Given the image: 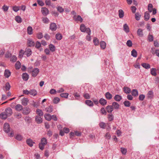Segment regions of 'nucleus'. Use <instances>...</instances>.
<instances>
[{
    "label": "nucleus",
    "mask_w": 159,
    "mask_h": 159,
    "mask_svg": "<svg viewBox=\"0 0 159 159\" xmlns=\"http://www.w3.org/2000/svg\"><path fill=\"white\" fill-rule=\"evenodd\" d=\"M50 29L52 31H55L57 29V25L55 23H52L50 24Z\"/></svg>",
    "instance_id": "8"
},
{
    "label": "nucleus",
    "mask_w": 159,
    "mask_h": 159,
    "mask_svg": "<svg viewBox=\"0 0 159 159\" xmlns=\"http://www.w3.org/2000/svg\"><path fill=\"white\" fill-rule=\"evenodd\" d=\"M142 66L146 69H148L150 68V65L149 64L143 63L142 64Z\"/></svg>",
    "instance_id": "40"
},
{
    "label": "nucleus",
    "mask_w": 159,
    "mask_h": 159,
    "mask_svg": "<svg viewBox=\"0 0 159 159\" xmlns=\"http://www.w3.org/2000/svg\"><path fill=\"white\" fill-rule=\"evenodd\" d=\"M151 52L152 54H155L156 55L159 57V50H156L155 51L153 50V48H151Z\"/></svg>",
    "instance_id": "33"
},
{
    "label": "nucleus",
    "mask_w": 159,
    "mask_h": 159,
    "mask_svg": "<svg viewBox=\"0 0 159 159\" xmlns=\"http://www.w3.org/2000/svg\"><path fill=\"white\" fill-rule=\"evenodd\" d=\"M42 21L44 23L46 24H48L49 22V19L47 17H43L42 18Z\"/></svg>",
    "instance_id": "49"
},
{
    "label": "nucleus",
    "mask_w": 159,
    "mask_h": 159,
    "mask_svg": "<svg viewBox=\"0 0 159 159\" xmlns=\"http://www.w3.org/2000/svg\"><path fill=\"white\" fill-rule=\"evenodd\" d=\"M15 109L18 111H20L23 109V107L20 104H17L15 107Z\"/></svg>",
    "instance_id": "18"
},
{
    "label": "nucleus",
    "mask_w": 159,
    "mask_h": 159,
    "mask_svg": "<svg viewBox=\"0 0 159 159\" xmlns=\"http://www.w3.org/2000/svg\"><path fill=\"white\" fill-rule=\"evenodd\" d=\"M11 73L8 70H5L4 73V75L6 78H8L11 75Z\"/></svg>",
    "instance_id": "14"
},
{
    "label": "nucleus",
    "mask_w": 159,
    "mask_h": 159,
    "mask_svg": "<svg viewBox=\"0 0 159 159\" xmlns=\"http://www.w3.org/2000/svg\"><path fill=\"white\" fill-rule=\"evenodd\" d=\"M30 112V110L29 108L26 107L24 108L22 111V113L24 115H28L29 114Z\"/></svg>",
    "instance_id": "11"
},
{
    "label": "nucleus",
    "mask_w": 159,
    "mask_h": 159,
    "mask_svg": "<svg viewBox=\"0 0 159 159\" xmlns=\"http://www.w3.org/2000/svg\"><path fill=\"white\" fill-rule=\"evenodd\" d=\"M22 136L20 134H17L16 136V138L17 140L20 141L22 139Z\"/></svg>",
    "instance_id": "61"
},
{
    "label": "nucleus",
    "mask_w": 159,
    "mask_h": 159,
    "mask_svg": "<svg viewBox=\"0 0 159 159\" xmlns=\"http://www.w3.org/2000/svg\"><path fill=\"white\" fill-rule=\"evenodd\" d=\"M15 66L16 69H19L21 67V64L19 61H17L16 63Z\"/></svg>",
    "instance_id": "42"
},
{
    "label": "nucleus",
    "mask_w": 159,
    "mask_h": 159,
    "mask_svg": "<svg viewBox=\"0 0 159 159\" xmlns=\"http://www.w3.org/2000/svg\"><path fill=\"white\" fill-rule=\"evenodd\" d=\"M119 16L120 18H123L124 16V13L122 10L120 9L119 11Z\"/></svg>",
    "instance_id": "37"
},
{
    "label": "nucleus",
    "mask_w": 159,
    "mask_h": 159,
    "mask_svg": "<svg viewBox=\"0 0 159 159\" xmlns=\"http://www.w3.org/2000/svg\"><path fill=\"white\" fill-rule=\"evenodd\" d=\"M44 117L45 119L48 121H50L52 119V116L48 114H44Z\"/></svg>",
    "instance_id": "23"
},
{
    "label": "nucleus",
    "mask_w": 159,
    "mask_h": 159,
    "mask_svg": "<svg viewBox=\"0 0 159 159\" xmlns=\"http://www.w3.org/2000/svg\"><path fill=\"white\" fill-rule=\"evenodd\" d=\"M41 46V43L37 41L36 43L35 47L37 48H39Z\"/></svg>",
    "instance_id": "62"
},
{
    "label": "nucleus",
    "mask_w": 159,
    "mask_h": 159,
    "mask_svg": "<svg viewBox=\"0 0 159 159\" xmlns=\"http://www.w3.org/2000/svg\"><path fill=\"white\" fill-rule=\"evenodd\" d=\"M153 6L151 4H149L148 6V10L149 12H152V10L154 8H152Z\"/></svg>",
    "instance_id": "46"
},
{
    "label": "nucleus",
    "mask_w": 159,
    "mask_h": 159,
    "mask_svg": "<svg viewBox=\"0 0 159 159\" xmlns=\"http://www.w3.org/2000/svg\"><path fill=\"white\" fill-rule=\"evenodd\" d=\"M73 95L76 99H78L80 97V95L77 93H74Z\"/></svg>",
    "instance_id": "57"
},
{
    "label": "nucleus",
    "mask_w": 159,
    "mask_h": 159,
    "mask_svg": "<svg viewBox=\"0 0 159 159\" xmlns=\"http://www.w3.org/2000/svg\"><path fill=\"white\" fill-rule=\"evenodd\" d=\"M36 113L37 114V116H43V113L42 111L39 109H38L36 111Z\"/></svg>",
    "instance_id": "19"
},
{
    "label": "nucleus",
    "mask_w": 159,
    "mask_h": 159,
    "mask_svg": "<svg viewBox=\"0 0 159 159\" xmlns=\"http://www.w3.org/2000/svg\"><path fill=\"white\" fill-rule=\"evenodd\" d=\"M47 139L45 138L44 137L41 139V143L45 145L47 144Z\"/></svg>",
    "instance_id": "45"
},
{
    "label": "nucleus",
    "mask_w": 159,
    "mask_h": 159,
    "mask_svg": "<svg viewBox=\"0 0 159 159\" xmlns=\"http://www.w3.org/2000/svg\"><path fill=\"white\" fill-rule=\"evenodd\" d=\"M124 105L127 107H129L130 105V103L128 101H125L124 102Z\"/></svg>",
    "instance_id": "52"
},
{
    "label": "nucleus",
    "mask_w": 159,
    "mask_h": 159,
    "mask_svg": "<svg viewBox=\"0 0 159 159\" xmlns=\"http://www.w3.org/2000/svg\"><path fill=\"white\" fill-rule=\"evenodd\" d=\"M85 103L90 107H92L93 105V102L90 100H86L85 101Z\"/></svg>",
    "instance_id": "34"
},
{
    "label": "nucleus",
    "mask_w": 159,
    "mask_h": 159,
    "mask_svg": "<svg viewBox=\"0 0 159 159\" xmlns=\"http://www.w3.org/2000/svg\"><path fill=\"white\" fill-rule=\"evenodd\" d=\"M42 117L39 116H35V121L37 124H40L42 123L43 119Z\"/></svg>",
    "instance_id": "5"
},
{
    "label": "nucleus",
    "mask_w": 159,
    "mask_h": 159,
    "mask_svg": "<svg viewBox=\"0 0 159 159\" xmlns=\"http://www.w3.org/2000/svg\"><path fill=\"white\" fill-rule=\"evenodd\" d=\"M80 29L81 31L82 32H86L87 33H90V32H91V30L89 28H86L85 25L83 24H82L80 26Z\"/></svg>",
    "instance_id": "1"
},
{
    "label": "nucleus",
    "mask_w": 159,
    "mask_h": 159,
    "mask_svg": "<svg viewBox=\"0 0 159 159\" xmlns=\"http://www.w3.org/2000/svg\"><path fill=\"white\" fill-rule=\"evenodd\" d=\"M27 44L28 46L29 47L33 46L35 44L34 41L31 39H28Z\"/></svg>",
    "instance_id": "10"
},
{
    "label": "nucleus",
    "mask_w": 159,
    "mask_h": 159,
    "mask_svg": "<svg viewBox=\"0 0 159 159\" xmlns=\"http://www.w3.org/2000/svg\"><path fill=\"white\" fill-rule=\"evenodd\" d=\"M41 11L42 14L44 16H46L49 13V11L48 9L46 7H42Z\"/></svg>",
    "instance_id": "4"
},
{
    "label": "nucleus",
    "mask_w": 159,
    "mask_h": 159,
    "mask_svg": "<svg viewBox=\"0 0 159 159\" xmlns=\"http://www.w3.org/2000/svg\"><path fill=\"white\" fill-rule=\"evenodd\" d=\"M100 127L102 129H105L106 127V124L103 122H101L99 124Z\"/></svg>",
    "instance_id": "51"
},
{
    "label": "nucleus",
    "mask_w": 159,
    "mask_h": 159,
    "mask_svg": "<svg viewBox=\"0 0 159 159\" xmlns=\"http://www.w3.org/2000/svg\"><path fill=\"white\" fill-rule=\"evenodd\" d=\"M144 20L146 21H148L150 18V14L148 12L146 11L144 13Z\"/></svg>",
    "instance_id": "26"
},
{
    "label": "nucleus",
    "mask_w": 159,
    "mask_h": 159,
    "mask_svg": "<svg viewBox=\"0 0 159 159\" xmlns=\"http://www.w3.org/2000/svg\"><path fill=\"white\" fill-rule=\"evenodd\" d=\"M106 109L108 113H111L113 110V108L111 105L108 106L106 107Z\"/></svg>",
    "instance_id": "16"
},
{
    "label": "nucleus",
    "mask_w": 159,
    "mask_h": 159,
    "mask_svg": "<svg viewBox=\"0 0 159 159\" xmlns=\"http://www.w3.org/2000/svg\"><path fill=\"white\" fill-rule=\"evenodd\" d=\"M131 55L134 57H136L137 55V53L135 50L134 49L131 51Z\"/></svg>",
    "instance_id": "41"
},
{
    "label": "nucleus",
    "mask_w": 159,
    "mask_h": 159,
    "mask_svg": "<svg viewBox=\"0 0 159 159\" xmlns=\"http://www.w3.org/2000/svg\"><path fill=\"white\" fill-rule=\"evenodd\" d=\"M28 102L29 100L27 98H24L21 100V104L23 105L26 106L28 104Z\"/></svg>",
    "instance_id": "9"
},
{
    "label": "nucleus",
    "mask_w": 159,
    "mask_h": 159,
    "mask_svg": "<svg viewBox=\"0 0 159 159\" xmlns=\"http://www.w3.org/2000/svg\"><path fill=\"white\" fill-rule=\"evenodd\" d=\"M111 106L113 108L115 109H118L119 108V105L118 103L116 102H113Z\"/></svg>",
    "instance_id": "15"
},
{
    "label": "nucleus",
    "mask_w": 159,
    "mask_h": 159,
    "mask_svg": "<svg viewBox=\"0 0 159 159\" xmlns=\"http://www.w3.org/2000/svg\"><path fill=\"white\" fill-rule=\"evenodd\" d=\"M43 37V34L41 33H39L37 34V37L39 39H41Z\"/></svg>",
    "instance_id": "64"
},
{
    "label": "nucleus",
    "mask_w": 159,
    "mask_h": 159,
    "mask_svg": "<svg viewBox=\"0 0 159 159\" xmlns=\"http://www.w3.org/2000/svg\"><path fill=\"white\" fill-rule=\"evenodd\" d=\"M60 101V98L58 97H55L54 98L53 100V102L55 104L58 103Z\"/></svg>",
    "instance_id": "48"
},
{
    "label": "nucleus",
    "mask_w": 159,
    "mask_h": 159,
    "mask_svg": "<svg viewBox=\"0 0 159 159\" xmlns=\"http://www.w3.org/2000/svg\"><path fill=\"white\" fill-rule=\"evenodd\" d=\"M26 143L30 147H32L33 145V144L35 143L34 142H33L32 140L30 139H27Z\"/></svg>",
    "instance_id": "13"
},
{
    "label": "nucleus",
    "mask_w": 159,
    "mask_h": 159,
    "mask_svg": "<svg viewBox=\"0 0 159 159\" xmlns=\"http://www.w3.org/2000/svg\"><path fill=\"white\" fill-rule=\"evenodd\" d=\"M137 33L139 37H142L143 35V30L141 29H138Z\"/></svg>",
    "instance_id": "31"
},
{
    "label": "nucleus",
    "mask_w": 159,
    "mask_h": 159,
    "mask_svg": "<svg viewBox=\"0 0 159 159\" xmlns=\"http://www.w3.org/2000/svg\"><path fill=\"white\" fill-rule=\"evenodd\" d=\"M106 98L108 100L111 99L112 98V95L109 92L106 93L105 94Z\"/></svg>",
    "instance_id": "32"
},
{
    "label": "nucleus",
    "mask_w": 159,
    "mask_h": 159,
    "mask_svg": "<svg viewBox=\"0 0 159 159\" xmlns=\"http://www.w3.org/2000/svg\"><path fill=\"white\" fill-rule=\"evenodd\" d=\"M30 94L33 96H35L37 94V91L34 89L31 90L30 91Z\"/></svg>",
    "instance_id": "44"
},
{
    "label": "nucleus",
    "mask_w": 159,
    "mask_h": 159,
    "mask_svg": "<svg viewBox=\"0 0 159 159\" xmlns=\"http://www.w3.org/2000/svg\"><path fill=\"white\" fill-rule=\"evenodd\" d=\"M151 73L153 76H156L157 75L156 70L155 68H152L151 70Z\"/></svg>",
    "instance_id": "43"
},
{
    "label": "nucleus",
    "mask_w": 159,
    "mask_h": 159,
    "mask_svg": "<svg viewBox=\"0 0 159 159\" xmlns=\"http://www.w3.org/2000/svg\"><path fill=\"white\" fill-rule=\"evenodd\" d=\"M4 112L6 114L7 116H10L12 114V109L10 107L7 108L5 110Z\"/></svg>",
    "instance_id": "3"
},
{
    "label": "nucleus",
    "mask_w": 159,
    "mask_h": 159,
    "mask_svg": "<svg viewBox=\"0 0 159 159\" xmlns=\"http://www.w3.org/2000/svg\"><path fill=\"white\" fill-rule=\"evenodd\" d=\"M99 102L102 105H105L107 104L106 100L103 98H101L99 100Z\"/></svg>",
    "instance_id": "30"
},
{
    "label": "nucleus",
    "mask_w": 159,
    "mask_h": 159,
    "mask_svg": "<svg viewBox=\"0 0 159 159\" xmlns=\"http://www.w3.org/2000/svg\"><path fill=\"white\" fill-rule=\"evenodd\" d=\"M123 30L126 33H128L129 32V27L126 24L124 25Z\"/></svg>",
    "instance_id": "27"
},
{
    "label": "nucleus",
    "mask_w": 159,
    "mask_h": 159,
    "mask_svg": "<svg viewBox=\"0 0 159 159\" xmlns=\"http://www.w3.org/2000/svg\"><path fill=\"white\" fill-rule=\"evenodd\" d=\"M15 20L18 23H20L22 22V19L19 16H16L15 17Z\"/></svg>",
    "instance_id": "36"
},
{
    "label": "nucleus",
    "mask_w": 159,
    "mask_h": 159,
    "mask_svg": "<svg viewBox=\"0 0 159 159\" xmlns=\"http://www.w3.org/2000/svg\"><path fill=\"white\" fill-rule=\"evenodd\" d=\"M27 33L29 34H31L33 33V29L31 26H29L27 28Z\"/></svg>",
    "instance_id": "38"
},
{
    "label": "nucleus",
    "mask_w": 159,
    "mask_h": 159,
    "mask_svg": "<svg viewBox=\"0 0 159 159\" xmlns=\"http://www.w3.org/2000/svg\"><path fill=\"white\" fill-rule=\"evenodd\" d=\"M148 40L149 42H152L153 40V37L152 35L149 34L148 37Z\"/></svg>",
    "instance_id": "59"
},
{
    "label": "nucleus",
    "mask_w": 159,
    "mask_h": 159,
    "mask_svg": "<svg viewBox=\"0 0 159 159\" xmlns=\"http://www.w3.org/2000/svg\"><path fill=\"white\" fill-rule=\"evenodd\" d=\"M10 87L11 86L9 83L8 82L7 83L5 84V89L6 90H9L10 89Z\"/></svg>",
    "instance_id": "53"
},
{
    "label": "nucleus",
    "mask_w": 159,
    "mask_h": 159,
    "mask_svg": "<svg viewBox=\"0 0 159 159\" xmlns=\"http://www.w3.org/2000/svg\"><path fill=\"white\" fill-rule=\"evenodd\" d=\"M127 45L129 47H131L132 46V41L130 40H128L127 41L126 43Z\"/></svg>",
    "instance_id": "54"
},
{
    "label": "nucleus",
    "mask_w": 159,
    "mask_h": 159,
    "mask_svg": "<svg viewBox=\"0 0 159 159\" xmlns=\"http://www.w3.org/2000/svg\"><path fill=\"white\" fill-rule=\"evenodd\" d=\"M57 11L60 13L63 12L64 10L62 7L60 6H59L57 7Z\"/></svg>",
    "instance_id": "60"
},
{
    "label": "nucleus",
    "mask_w": 159,
    "mask_h": 159,
    "mask_svg": "<svg viewBox=\"0 0 159 159\" xmlns=\"http://www.w3.org/2000/svg\"><path fill=\"white\" fill-rule=\"evenodd\" d=\"M29 76L26 73H25L23 74L22 78L25 81H27L29 79Z\"/></svg>",
    "instance_id": "21"
},
{
    "label": "nucleus",
    "mask_w": 159,
    "mask_h": 159,
    "mask_svg": "<svg viewBox=\"0 0 159 159\" xmlns=\"http://www.w3.org/2000/svg\"><path fill=\"white\" fill-rule=\"evenodd\" d=\"M30 72H31L32 76L34 77L37 76L39 72V70L38 68H35L32 69L31 70H30Z\"/></svg>",
    "instance_id": "2"
},
{
    "label": "nucleus",
    "mask_w": 159,
    "mask_h": 159,
    "mask_svg": "<svg viewBox=\"0 0 159 159\" xmlns=\"http://www.w3.org/2000/svg\"><path fill=\"white\" fill-rule=\"evenodd\" d=\"M141 15L138 13H136L135 14V18L137 20H139L140 19Z\"/></svg>",
    "instance_id": "50"
},
{
    "label": "nucleus",
    "mask_w": 159,
    "mask_h": 159,
    "mask_svg": "<svg viewBox=\"0 0 159 159\" xmlns=\"http://www.w3.org/2000/svg\"><path fill=\"white\" fill-rule=\"evenodd\" d=\"M73 18L75 21H80V22H82L83 20L82 18L79 15H75Z\"/></svg>",
    "instance_id": "7"
},
{
    "label": "nucleus",
    "mask_w": 159,
    "mask_h": 159,
    "mask_svg": "<svg viewBox=\"0 0 159 159\" xmlns=\"http://www.w3.org/2000/svg\"><path fill=\"white\" fill-rule=\"evenodd\" d=\"M114 99L116 101L119 102L122 99V98L121 96L117 94L114 96Z\"/></svg>",
    "instance_id": "24"
},
{
    "label": "nucleus",
    "mask_w": 159,
    "mask_h": 159,
    "mask_svg": "<svg viewBox=\"0 0 159 159\" xmlns=\"http://www.w3.org/2000/svg\"><path fill=\"white\" fill-rule=\"evenodd\" d=\"M69 95V94L67 93H61L60 94V96L62 98H67Z\"/></svg>",
    "instance_id": "47"
},
{
    "label": "nucleus",
    "mask_w": 159,
    "mask_h": 159,
    "mask_svg": "<svg viewBox=\"0 0 159 159\" xmlns=\"http://www.w3.org/2000/svg\"><path fill=\"white\" fill-rule=\"evenodd\" d=\"M131 94L133 96L136 97L138 95V92L136 89H133L131 91Z\"/></svg>",
    "instance_id": "28"
},
{
    "label": "nucleus",
    "mask_w": 159,
    "mask_h": 159,
    "mask_svg": "<svg viewBox=\"0 0 159 159\" xmlns=\"http://www.w3.org/2000/svg\"><path fill=\"white\" fill-rule=\"evenodd\" d=\"M3 129L4 131L8 133L10 131V127L8 123H5L4 125Z\"/></svg>",
    "instance_id": "6"
},
{
    "label": "nucleus",
    "mask_w": 159,
    "mask_h": 159,
    "mask_svg": "<svg viewBox=\"0 0 159 159\" xmlns=\"http://www.w3.org/2000/svg\"><path fill=\"white\" fill-rule=\"evenodd\" d=\"M56 39L58 40H61L62 38V35L60 33H57L55 35Z\"/></svg>",
    "instance_id": "35"
},
{
    "label": "nucleus",
    "mask_w": 159,
    "mask_h": 159,
    "mask_svg": "<svg viewBox=\"0 0 159 159\" xmlns=\"http://www.w3.org/2000/svg\"><path fill=\"white\" fill-rule=\"evenodd\" d=\"M120 149V151L122 154L124 155L127 152L126 149L123 148H121Z\"/></svg>",
    "instance_id": "56"
},
{
    "label": "nucleus",
    "mask_w": 159,
    "mask_h": 159,
    "mask_svg": "<svg viewBox=\"0 0 159 159\" xmlns=\"http://www.w3.org/2000/svg\"><path fill=\"white\" fill-rule=\"evenodd\" d=\"M46 112L51 113L53 111V107L52 106H50L45 108Z\"/></svg>",
    "instance_id": "25"
},
{
    "label": "nucleus",
    "mask_w": 159,
    "mask_h": 159,
    "mask_svg": "<svg viewBox=\"0 0 159 159\" xmlns=\"http://www.w3.org/2000/svg\"><path fill=\"white\" fill-rule=\"evenodd\" d=\"M7 116L4 112L1 113L0 114V118L2 120H5L7 117Z\"/></svg>",
    "instance_id": "20"
},
{
    "label": "nucleus",
    "mask_w": 159,
    "mask_h": 159,
    "mask_svg": "<svg viewBox=\"0 0 159 159\" xmlns=\"http://www.w3.org/2000/svg\"><path fill=\"white\" fill-rule=\"evenodd\" d=\"M32 54V51L31 49L30 48H26L24 52V54L26 55L27 57L30 56Z\"/></svg>",
    "instance_id": "12"
},
{
    "label": "nucleus",
    "mask_w": 159,
    "mask_h": 159,
    "mask_svg": "<svg viewBox=\"0 0 159 159\" xmlns=\"http://www.w3.org/2000/svg\"><path fill=\"white\" fill-rule=\"evenodd\" d=\"M123 89L124 92L126 94L129 93L131 92L130 89L127 87H124Z\"/></svg>",
    "instance_id": "22"
},
{
    "label": "nucleus",
    "mask_w": 159,
    "mask_h": 159,
    "mask_svg": "<svg viewBox=\"0 0 159 159\" xmlns=\"http://www.w3.org/2000/svg\"><path fill=\"white\" fill-rule=\"evenodd\" d=\"M48 47L50 50L52 52H54L56 50L55 46L52 44H50L48 45Z\"/></svg>",
    "instance_id": "17"
},
{
    "label": "nucleus",
    "mask_w": 159,
    "mask_h": 159,
    "mask_svg": "<svg viewBox=\"0 0 159 159\" xmlns=\"http://www.w3.org/2000/svg\"><path fill=\"white\" fill-rule=\"evenodd\" d=\"M148 97L149 98H151L153 97V92L152 91H150L148 93Z\"/></svg>",
    "instance_id": "55"
},
{
    "label": "nucleus",
    "mask_w": 159,
    "mask_h": 159,
    "mask_svg": "<svg viewBox=\"0 0 159 159\" xmlns=\"http://www.w3.org/2000/svg\"><path fill=\"white\" fill-rule=\"evenodd\" d=\"M106 43L103 41H101L100 43V46L101 48L102 49H104L106 48Z\"/></svg>",
    "instance_id": "29"
},
{
    "label": "nucleus",
    "mask_w": 159,
    "mask_h": 159,
    "mask_svg": "<svg viewBox=\"0 0 159 159\" xmlns=\"http://www.w3.org/2000/svg\"><path fill=\"white\" fill-rule=\"evenodd\" d=\"M114 116L112 115L109 114L108 115V119L109 121H111L113 120Z\"/></svg>",
    "instance_id": "58"
},
{
    "label": "nucleus",
    "mask_w": 159,
    "mask_h": 159,
    "mask_svg": "<svg viewBox=\"0 0 159 159\" xmlns=\"http://www.w3.org/2000/svg\"><path fill=\"white\" fill-rule=\"evenodd\" d=\"M93 43L95 45H98L99 44V41L97 38H94L93 39Z\"/></svg>",
    "instance_id": "39"
},
{
    "label": "nucleus",
    "mask_w": 159,
    "mask_h": 159,
    "mask_svg": "<svg viewBox=\"0 0 159 159\" xmlns=\"http://www.w3.org/2000/svg\"><path fill=\"white\" fill-rule=\"evenodd\" d=\"M13 10L15 12H17L20 10V7H19L15 6L13 7Z\"/></svg>",
    "instance_id": "63"
}]
</instances>
